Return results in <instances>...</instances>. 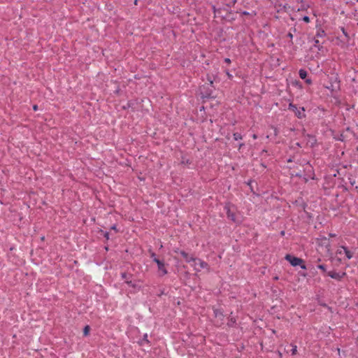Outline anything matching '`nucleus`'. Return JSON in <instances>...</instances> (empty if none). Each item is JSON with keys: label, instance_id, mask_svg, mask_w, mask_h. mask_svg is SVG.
I'll return each instance as SVG.
<instances>
[{"label": "nucleus", "instance_id": "obj_1", "mask_svg": "<svg viewBox=\"0 0 358 358\" xmlns=\"http://www.w3.org/2000/svg\"><path fill=\"white\" fill-rule=\"evenodd\" d=\"M285 259L287 262H289L292 266H300V267L302 269H303V270L307 269L306 266L304 264V261L299 257H295L290 254H287L285 255Z\"/></svg>", "mask_w": 358, "mask_h": 358}, {"label": "nucleus", "instance_id": "obj_2", "mask_svg": "<svg viewBox=\"0 0 358 358\" xmlns=\"http://www.w3.org/2000/svg\"><path fill=\"white\" fill-rule=\"evenodd\" d=\"M289 110L294 112L295 115L299 119L305 117V109L303 107H297L296 105L291 103L289 104Z\"/></svg>", "mask_w": 358, "mask_h": 358}, {"label": "nucleus", "instance_id": "obj_3", "mask_svg": "<svg viewBox=\"0 0 358 358\" xmlns=\"http://www.w3.org/2000/svg\"><path fill=\"white\" fill-rule=\"evenodd\" d=\"M272 292V296L275 297L276 303L271 306V309L275 308L278 304H280L282 303L281 299H280V296L282 294V290L280 287H273L271 289Z\"/></svg>", "mask_w": 358, "mask_h": 358}, {"label": "nucleus", "instance_id": "obj_4", "mask_svg": "<svg viewBox=\"0 0 358 358\" xmlns=\"http://www.w3.org/2000/svg\"><path fill=\"white\" fill-rule=\"evenodd\" d=\"M154 262L157 264L158 272L159 275L163 276L167 273V270L165 268V265L163 262H161L157 257L154 258Z\"/></svg>", "mask_w": 358, "mask_h": 358}, {"label": "nucleus", "instance_id": "obj_5", "mask_svg": "<svg viewBox=\"0 0 358 358\" xmlns=\"http://www.w3.org/2000/svg\"><path fill=\"white\" fill-rule=\"evenodd\" d=\"M327 275L331 277L333 279L340 281L346 275V273L345 272L337 273L335 271H329L327 273Z\"/></svg>", "mask_w": 358, "mask_h": 358}, {"label": "nucleus", "instance_id": "obj_6", "mask_svg": "<svg viewBox=\"0 0 358 358\" xmlns=\"http://www.w3.org/2000/svg\"><path fill=\"white\" fill-rule=\"evenodd\" d=\"M185 260L188 263H196V262H199L200 268H208V267L207 263H206L205 262H203L201 259L194 258L193 257L189 256L188 259H186Z\"/></svg>", "mask_w": 358, "mask_h": 358}, {"label": "nucleus", "instance_id": "obj_7", "mask_svg": "<svg viewBox=\"0 0 358 358\" xmlns=\"http://www.w3.org/2000/svg\"><path fill=\"white\" fill-rule=\"evenodd\" d=\"M341 248L343 250L347 258L350 259L352 257V253L351 251L348 250V248L345 246H342Z\"/></svg>", "mask_w": 358, "mask_h": 358}, {"label": "nucleus", "instance_id": "obj_8", "mask_svg": "<svg viewBox=\"0 0 358 358\" xmlns=\"http://www.w3.org/2000/svg\"><path fill=\"white\" fill-rule=\"evenodd\" d=\"M278 62L279 59L278 58L275 59L273 57H270V66H277L279 65Z\"/></svg>", "mask_w": 358, "mask_h": 358}, {"label": "nucleus", "instance_id": "obj_9", "mask_svg": "<svg viewBox=\"0 0 358 358\" xmlns=\"http://www.w3.org/2000/svg\"><path fill=\"white\" fill-rule=\"evenodd\" d=\"M299 75L301 79L304 80L307 78L308 72L305 69H301L299 71Z\"/></svg>", "mask_w": 358, "mask_h": 358}, {"label": "nucleus", "instance_id": "obj_10", "mask_svg": "<svg viewBox=\"0 0 358 358\" xmlns=\"http://www.w3.org/2000/svg\"><path fill=\"white\" fill-rule=\"evenodd\" d=\"M126 283L134 288H141V286L137 282H133L131 280H127Z\"/></svg>", "mask_w": 358, "mask_h": 358}, {"label": "nucleus", "instance_id": "obj_11", "mask_svg": "<svg viewBox=\"0 0 358 358\" xmlns=\"http://www.w3.org/2000/svg\"><path fill=\"white\" fill-rule=\"evenodd\" d=\"M192 266L194 267V269L195 271L199 272L201 271L202 268H200L199 262H196V263H192Z\"/></svg>", "mask_w": 358, "mask_h": 358}, {"label": "nucleus", "instance_id": "obj_12", "mask_svg": "<svg viewBox=\"0 0 358 358\" xmlns=\"http://www.w3.org/2000/svg\"><path fill=\"white\" fill-rule=\"evenodd\" d=\"M214 313H215V316L216 317H219L220 320H222V317H223V314H222V313L220 310H214Z\"/></svg>", "mask_w": 358, "mask_h": 358}, {"label": "nucleus", "instance_id": "obj_13", "mask_svg": "<svg viewBox=\"0 0 358 358\" xmlns=\"http://www.w3.org/2000/svg\"><path fill=\"white\" fill-rule=\"evenodd\" d=\"M314 47L317 48L318 50L322 49V46L320 45V41L318 39H314Z\"/></svg>", "mask_w": 358, "mask_h": 358}, {"label": "nucleus", "instance_id": "obj_14", "mask_svg": "<svg viewBox=\"0 0 358 358\" xmlns=\"http://www.w3.org/2000/svg\"><path fill=\"white\" fill-rule=\"evenodd\" d=\"M317 267L320 269L324 273H326L327 274V268H326V265L324 264H318L317 266Z\"/></svg>", "mask_w": 358, "mask_h": 358}, {"label": "nucleus", "instance_id": "obj_15", "mask_svg": "<svg viewBox=\"0 0 358 358\" xmlns=\"http://www.w3.org/2000/svg\"><path fill=\"white\" fill-rule=\"evenodd\" d=\"M325 35H326V34L323 29L317 30V34H316L317 37H323Z\"/></svg>", "mask_w": 358, "mask_h": 358}, {"label": "nucleus", "instance_id": "obj_16", "mask_svg": "<svg viewBox=\"0 0 358 358\" xmlns=\"http://www.w3.org/2000/svg\"><path fill=\"white\" fill-rule=\"evenodd\" d=\"M292 349L290 350L292 355H294L297 352V347L295 345H291Z\"/></svg>", "mask_w": 358, "mask_h": 358}, {"label": "nucleus", "instance_id": "obj_17", "mask_svg": "<svg viewBox=\"0 0 358 358\" xmlns=\"http://www.w3.org/2000/svg\"><path fill=\"white\" fill-rule=\"evenodd\" d=\"M227 216L230 219H231L233 221L236 222V220L235 218V216L233 213H231L230 210H228L227 212Z\"/></svg>", "mask_w": 358, "mask_h": 358}, {"label": "nucleus", "instance_id": "obj_18", "mask_svg": "<svg viewBox=\"0 0 358 358\" xmlns=\"http://www.w3.org/2000/svg\"><path fill=\"white\" fill-rule=\"evenodd\" d=\"M341 29L343 34L345 35L346 39L348 40L350 38V36H349L348 32L346 31L345 29L342 27H341Z\"/></svg>", "mask_w": 358, "mask_h": 358}, {"label": "nucleus", "instance_id": "obj_19", "mask_svg": "<svg viewBox=\"0 0 358 358\" xmlns=\"http://www.w3.org/2000/svg\"><path fill=\"white\" fill-rule=\"evenodd\" d=\"M234 138L236 141L240 140L242 138V136L240 134L236 133L234 134Z\"/></svg>", "mask_w": 358, "mask_h": 358}, {"label": "nucleus", "instance_id": "obj_20", "mask_svg": "<svg viewBox=\"0 0 358 358\" xmlns=\"http://www.w3.org/2000/svg\"><path fill=\"white\" fill-rule=\"evenodd\" d=\"M180 255L186 259H188L189 255L185 251H180Z\"/></svg>", "mask_w": 358, "mask_h": 358}, {"label": "nucleus", "instance_id": "obj_21", "mask_svg": "<svg viewBox=\"0 0 358 358\" xmlns=\"http://www.w3.org/2000/svg\"><path fill=\"white\" fill-rule=\"evenodd\" d=\"M89 331H90V327H89V326H86V327L84 328V331H83V332H84V334H85V336L88 335Z\"/></svg>", "mask_w": 358, "mask_h": 358}, {"label": "nucleus", "instance_id": "obj_22", "mask_svg": "<svg viewBox=\"0 0 358 358\" xmlns=\"http://www.w3.org/2000/svg\"><path fill=\"white\" fill-rule=\"evenodd\" d=\"M143 341H145V343H150V341L148 340V334H145L144 336H143Z\"/></svg>", "mask_w": 358, "mask_h": 358}, {"label": "nucleus", "instance_id": "obj_23", "mask_svg": "<svg viewBox=\"0 0 358 358\" xmlns=\"http://www.w3.org/2000/svg\"><path fill=\"white\" fill-rule=\"evenodd\" d=\"M305 80V82L306 83H307L308 85H310L312 84V80L310 78H306L304 79Z\"/></svg>", "mask_w": 358, "mask_h": 358}, {"label": "nucleus", "instance_id": "obj_24", "mask_svg": "<svg viewBox=\"0 0 358 358\" xmlns=\"http://www.w3.org/2000/svg\"><path fill=\"white\" fill-rule=\"evenodd\" d=\"M303 20V21H305L306 22H310L309 17H308V16H304Z\"/></svg>", "mask_w": 358, "mask_h": 358}, {"label": "nucleus", "instance_id": "obj_25", "mask_svg": "<svg viewBox=\"0 0 358 358\" xmlns=\"http://www.w3.org/2000/svg\"><path fill=\"white\" fill-rule=\"evenodd\" d=\"M236 2V0H229V3L234 5Z\"/></svg>", "mask_w": 358, "mask_h": 358}, {"label": "nucleus", "instance_id": "obj_26", "mask_svg": "<svg viewBox=\"0 0 358 358\" xmlns=\"http://www.w3.org/2000/svg\"><path fill=\"white\" fill-rule=\"evenodd\" d=\"M122 278L123 279H125L126 280H128V279H127V274H126V273H122Z\"/></svg>", "mask_w": 358, "mask_h": 358}, {"label": "nucleus", "instance_id": "obj_27", "mask_svg": "<svg viewBox=\"0 0 358 358\" xmlns=\"http://www.w3.org/2000/svg\"><path fill=\"white\" fill-rule=\"evenodd\" d=\"M103 235L107 240L109 238V234L108 232L103 233Z\"/></svg>", "mask_w": 358, "mask_h": 358}, {"label": "nucleus", "instance_id": "obj_28", "mask_svg": "<svg viewBox=\"0 0 358 358\" xmlns=\"http://www.w3.org/2000/svg\"><path fill=\"white\" fill-rule=\"evenodd\" d=\"M287 37H289V38H292L293 35H292V34L291 32H289V33L287 34Z\"/></svg>", "mask_w": 358, "mask_h": 358}, {"label": "nucleus", "instance_id": "obj_29", "mask_svg": "<svg viewBox=\"0 0 358 358\" xmlns=\"http://www.w3.org/2000/svg\"><path fill=\"white\" fill-rule=\"evenodd\" d=\"M294 84L296 85H299L300 87H301V84L300 83L299 81H295Z\"/></svg>", "mask_w": 358, "mask_h": 358}, {"label": "nucleus", "instance_id": "obj_30", "mask_svg": "<svg viewBox=\"0 0 358 358\" xmlns=\"http://www.w3.org/2000/svg\"><path fill=\"white\" fill-rule=\"evenodd\" d=\"M111 229H112L113 230L115 231H117V228H116V226H115V225L113 226V227H111Z\"/></svg>", "mask_w": 358, "mask_h": 358}, {"label": "nucleus", "instance_id": "obj_31", "mask_svg": "<svg viewBox=\"0 0 358 358\" xmlns=\"http://www.w3.org/2000/svg\"><path fill=\"white\" fill-rule=\"evenodd\" d=\"M308 137H310V138H313V139L314 140V141H315V142L316 141V140L315 139V138H314V136H311V135H309V134H308Z\"/></svg>", "mask_w": 358, "mask_h": 358}, {"label": "nucleus", "instance_id": "obj_32", "mask_svg": "<svg viewBox=\"0 0 358 358\" xmlns=\"http://www.w3.org/2000/svg\"><path fill=\"white\" fill-rule=\"evenodd\" d=\"M151 257L154 259V258L156 257L155 254L153 252L151 253Z\"/></svg>", "mask_w": 358, "mask_h": 358}, {"label": "nucleus", "instance_id": "obj_33", "mask_svg": "<svg viewBox=\"0 0 358 358\" xmlns=\"http://www.w3.org/2000/svg\"><path fill=\"white\" fill-rule=\"evenodd\" d=\"M33 109H34V110H36L38 109V106H37L36 105H34V106H33Z\"/></svg>", "mask_w": 358, "mask_h": 358}, {"label": "nucleus", "instance_id": "obj_34", "mask_svg": "<svg viewBox=\"0 0 358 358\" xmlns=\"http://www.w3.org/2000/svg\"><path fill=\"white\" fill-rule=\"evenodd\" d=\"M225 62H227V63H230L231 62V61H230V59L229 58L225 59Z\"/></svg>", "mask_w": 358, "mask_h": 358}, {"label": "nucleus", "instance_id": "obj_35", "mask_svg": "<svg viewBox=\"0 0 358 358\" xmlns=\"http://www.w3.org/2000/svg\"><path fill=\"white\" fill-rule=\"evenodd\" d=\"M227 75L228 76L229 78L232 77L231 74H230L229 72H227Z\"/></svg>", "mask_w": 358, "mask_h": 358}, {"label": "nucleus", "instance_id": "obj_36", "mask_svg": "<svg viewBox=\"0 0 358 358\" xmlns=\"http://www.w3.org/2000/svg\"><path fill=\"white\" fill-rule=\"evenodd\" d=\"M208 80H209V83H210V85H213V81L212 80H210V79H208Z\"/></svg>", "mask_w": 358, "mask_h": 358}, {"label": "nucleus", "instance_id": "obj_37", "mask_svg": "<svg viewBox=\"0 0 358 358\" xmlns=\"http://www.w3.org/2000/svg\"><path fill=\"white\" fill-rule=\"evenodd\" d=\"M296 145L298 146V147H301V144L299 143H296Z\"/></svg>", "mask_w": 358, "mask_h": 358}, {"label": "nucleus", "instance_id": "obj_38", "mask_svg": "<svg viewBox=\"0 0 358 358\" xmlns=\"http://www.w3.org/2000/svg\"><path fill=\"white\" fill-rule=\"evenodd\" d=\"M280 234H281L282 236H283V235L285 234V231H282L280 232Z\"/></svg>", "mask_w": 358, "mask_h": 358}, {"label": "nucleus", "instance_id": "obj_39", "mask_svg": "<svg viewBox=\"0 0 358 358\" xmlns=\"http://www.w3.org/2000/svg\"><path fill=\"white\" fill-rule=\"evenodd\" d=\"M341 252H342L341 250H338V252H337V253H338V254H341Z\"/></svg>", "mask_w": 358, "mask_h": 358}, {"label": "nucleus", "instance_id": "obj_40", "mask_svg": "<svg viewBox=\"0 0 358 358\" xmlns=\"http://www.w3.org/2000/svg\"><path fill=\"white\" fill-rule=\"evenodd\" d=\"M272 332H273V334H275V331L274 329H272Z\"/></svg>", "mask_w": 358, "mask_h": 358}, {"label": "nucleus", "instance_id": "obj_41", "mask_svg": "<svg viewBox=\"0 0 358 358\" xmlns=\"http://www.w3.org/2000/svg\"><path fill=\"white\" fill-rule=\"evenodd\" d=\"M274 279H275V280H278V277H275V278H274Z\"/></svg>", "mask_w": 358, "mask_h": 358}, {"label": "nucleus", "instance_id": "obj_42", "mask_svg": "<svg viewBox=\"0 0 358 358\" xmlns=\"http://www.w3.org/2000/svg\"><path fill=\"white\" fill-rule=\"evenodd\" d=\"M357 1H358V0H356Z\"/></svg>", "mask_w": 358, "mask_h": 358}]
</instances>
